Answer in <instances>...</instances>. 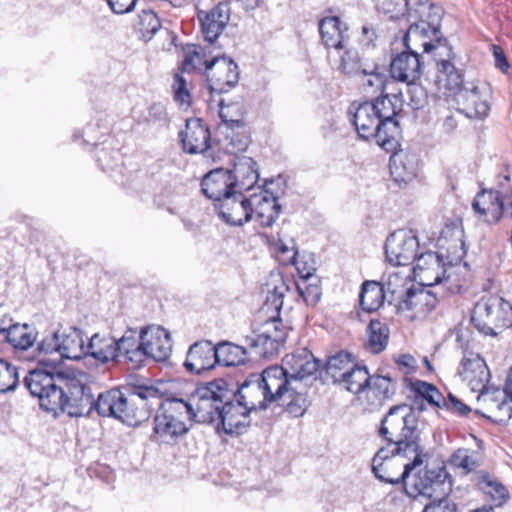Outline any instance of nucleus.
Segmentation results:
<instances>
[{
	"mask_svg": "<svg viewBox=\"0 0 512 512\" xmlns=\"http://www.w3.org/2000/svg\"><path fill=\"white\" fill-rule=\"evenodd\" d=\"M443 15L444 10L440 5L429 0L415 2L406 14L409 27L404 36V45L408 46V42L417 39L428 38L429 41L421 43L424 52L429 53L433 50L445 49L447 54L451 55L452 47L440 30Z\"/></svg>",
	"mask_w": 512,
	"mask_h": 512,
	"instance_id": "obj_4",
	"label": "nucleus"
},
{
	"mask_svg": "<svg viewBox=\"0 0 512 512\" xmlns=\"http://www.w3.org/2000/svg\"><path fill=\"white\" fill-rule=\"evenodd\" d=\"M363 76L362 86L366 92L382 91L385 85V76L382 73L375 72L374 70L367 73L362 72Z\"/></svg>",
	"mask_w": 512,
	"mask_h": 512,
	"instance_id": "obj_56",
	"label": "nucleus"
},
{
	"mask_svg": "<svg viewBox=\"0 0 512 512\" xmlns=\"http://www.w3.org/2000/svg\"><path fill=\"white\" fill-rule=\"evenodd\" d=\"M484 91L474 81L467 82L454 98L457 110L469 119H483L490 110Z\"/></svg>",
	"mask_w": 512,
	"mask_h": 512,
	"instance_id": "obj_22",
	"label": "nucleus"
},
{
	"mask_svg": "<svg viewBox=\"0 0 512 512\" xmlns=\"http://www.w3.org/2000/svg\"><path fill=\"white\" fill-rule=\"evenodd\" d=\"M457 505L448 496L430 500L422 512H456Z\"/></svg>",
	"mask_w": 512,
	"mask_h": 512,
	"instance_id": "obj_58",
	"label": "nucleus"
},
{
	"mask_svg": "<svg viewBox=\"0 0 512 512\" xmlns=\"http://www.w3.org/2000/svg\"><path fill=\"white\" fill-rule=\"evenodd\" d=\"M378 8L383 13L389 15L391 19H399L406 16L408 8V0H381Z\"/></svg>",
	"mask_w": 512,
	"mask_h": 512,
	"instance_id": "obj_55",
	"label": "nucleus"
},
{
	"mask_svg": "<svg viewBox=\"0 0 512 512\" xmlns=\"http://www.w3.org/2000/svg\"><path fill=\"white\" fill-rule=\"evenodd\" d=\"M471 320L478 331L495 336L498 334L497 330L512 325V305L496 295L482 298L475 305Z\"/></svg>",
	"mask_w": 512,
	"mask_h": 512,
	"instance_id": "obj_8",
	"label": "nucleus"
},
{
	"mask_svg": "<svg viewBox=\"0 0 512 512\" xmlns=\"http://www.w3.org/2000/svg\"><path fill=\"white\" fill-rule=\"evenodd\" d=\"M370 382L371 375L367 368L365 366L353 364V366L350 367L349 372L343 377L339 384L349 392L359 394L368 388Z\"/></svg>",
	"mask_w": 512,
	"mask_h": 512,
	"instance_id": "obj_43",
	"label": "nucleus"
},
{
	"mask_svg": "<svg viewBox=\"0 0 512 512\" xmlns=\"http://www.w3.org/2000/svg\"><path fill=\"white\" fill-rule=\"evenodd\" d=\"M198 16L205 40L213 44L230 20V7L228 3L220 2L209 12H200Z\"/></svg>",
	"mask_w": 512,
	"mask_h": 512,
	"instance_id": "obj_29",
	"label": "nucleus"
},
{
	"mask_svg": "<svg viewBox=\"0 0 512 512\" xmlns=\"http://www.w3.org/2000/svg\"><path fill=\"white\" fill-rule=\"evenodd\" d=\"M243 192L235 190L215 204L219 216L229 225L241 226L250 221L249 198L245 197Z\"/></svg>",
	"mask_w": 512,
	"mask_h": 512,
	"instance_id": "obj_25",
	"label": "nucleus"
},
{
	"mask_svg": "<svg viewBox=\"0 0 512 512\" xmlns=\"http://www.w3.org/2000/svg\"><path fill=\"white\" fill-rule=\"evenodd\" d=\"M385 301L384 286L373 280H366L361 284L359 293L360 308L368 313L377 311Z\"/></svg>",
	"mask_w": 512,
	"mask_h": 512,
	"instance_id": "obj_38",
	"label": "nucleus"
},
{
	"mask_svg": "<svg viewBox=\"0 0 512 512\" xmlns=\"http://www.w3.org/2000/svg\"><path fill=\"white\" fill-rule=\"evenodd\" d=\"M142 339L140 332L130 328L125 331L123 336L116 340V351L118 357H123L125 361L132 364L133 367H139L144 362Z\"/></svg>",
	"mask_w": 512,
	"mask_h": 512,
	"instance_id": "obj_34",
	"label": "nucleus"
},
{
	"mask_svg": "<svg viewBox=\"0 0 512 512\" xmlns=\"http://www.w3.org/2000/svg\"><path fill=\"white\" fill-rule=\"evenodd\" d=\"M472 208L489 224H496L501 218L512 220V191L482 190L475 196Z\"/></svg>",
	"mask_w": 512,
	"mask_h": 512,
	"instance_id": "obj_15",
	"label": "nucleus"
},
{
	"mask_svg": "<svg viewBox=\"0 0 512 512\" xmlns=\"http://www.w3.org/2000/svg\"><path fill=\"white\" fill-rule=\"evenodd\" d=\"M288 378L296 393L295 403L290 408V414L294 417L302 416L308 408V390L310 382L316 380V374L319 370V360L306 348H301L293 353L287 354L282 359L280 365Z\"/></svg>",
	"mask_w": 512,
	"mask_h": 512,
	"instance_id": "obj_5",
	"label": "nucleus"
},
{
	"mask_svg": "<svg viewBox=\"0 0 512 512\" xmlns=\"http://www.w3.org/2000/svg\"><path fill=\"white\" fill-rule=\"evenodd\" d=\"M179 137L184 151L189 154L205 153L209 148L210 131L199 118L188 119Z\"/></svg>",
	"mask_w": 512,
	"mask_h": 512,
	"instance_id": "obj_28",
	"label": "nucleus"
},
{
	"mask_svg": "<svg viewBox=\"0 0 512 512\" xmlns=\"http://www.w3.org/2000/svg\"><path fill=\"white\" fill-rule=\"evenodd\" d=\"M216 347L217 364L224 366H236L244 364L249 353V347L233 344L231 342H220Z\"/></svg>",
	"mask_w": 512,
	"mask_h": 512,
	"instance_id": "obj_41",
	"label": "nucleus"
},
{
	"mask_svg": "<svg viewBox=\"0 0 512 512\" xmlns=\"http://www.w3.org/2000/svg\"><path fill=\"white\" fill-rule=\"evenodd\" d=\"M164 412L173 416L177 421H181L182 425L189 426L194 421L188 401L181 398H167L159 406Z\"/></svg>",
	"mask_w": 512,
	"mask_h": 512,
	"instance_id": "obj_45",
	"label": "nucleus"
},
{
	"mask_svg": "<svg viewBox=\"0 0 512 512\" xmlns=\"http://www.w3.org/2000/svg\"><path fill=\"white\" fill-rule=\"evenodd\" d=\"M189 426L181 424L173 416L158 408L154 417V427L151 439L162 443H170L179 436L187 433Z\"/></svg>",
	"mask_w": 512,
	"mask_h": 512,
	"instance_id": "obj_33",
	"label": "nucleus"
},
{
	"mask_svg": "<svg viewBox=\"0 0 512 512\" xmlns=\"http://www.w3.org/2000/svg\"><path fill=\"white\" fill-rule=\"evenodd\" d=\"M409 388L417 399L426 400L434 407H442L443 395L436 386L422 380H411Z\"/></svg>",
	"mask_w": 512,
	"mask_h": 512,
	"instance_id": "obj_46",
	"label": "nucleus"
},
{
	"mask_svg": "<svg viewBox=\"0 0 512 512\" xmlns=\"http://www.w3.org/2000/svg\"><path fill=\"white\" fill-rule=\"evenodd\" d=\"M441 404L442 407H445L446 409L451 410L460 416H465L471 411V408L468 405L463 403L452 394L448 395V399L443 398Z\"/></svg>",
	"mask_w": 512,
	"mask_h": 512,
	"instance_id": "obj_61",
	"label": "nucleus"
},
{
	"mask_svg": "<svg viewBox=\"0 0 512 512\" xmlns=\"http://www.w3.org/2000/svg\"><path fill=\"white\" fill-rule=\"evenodd\" d=\"M137 0H107V3L113 13L115 14H125L131 12Z\"/></svg>",
	"mask_w": 512,
	"mask_h": 512,
	"instance_id": "obj_64",
	"label": "nucleus"
},
{
	"mask_svg": "<svg viewBox=\"0 0 512 512\" xmlns=\"http://www.w3.org/2000/svg\"><path fill=\"white\" fill-rule=\"evenodd\" d=\"M249 205L250 220L254 218L262 227H271L281 210L277 197L267 189L252 194Z\"/></svg>",
	"mask_w": 512,
	"mask_h": 512,
	"instance_id": "obj_23",
	"label": "nucleus"
},
{
	"mask_svg": "<svg viewBox=\"0 0 512 512\" xmlns=\"http://www.w3.org/2000/svg\"><path fill=\"white\" fill-rule=\"evenodd\" d=\"M365 349L371 353H381L388 345L390 330L386 323L373 319L367 327Z\"/></svg>",
	"mask_w": 512,
	"mask_h": 512,
	"instance_id": "obj_42",
	"label": "nucleus"
},
{
	"mask_svg": "<svg viewBox=\"0 0 512 512\" xmlns=\"http://www.w3.org/2000/svg\"><path fill=\"white\" fill-rule=\"evenodd\" d=\"M437 51L436 55L444 56L445 58L436 59L437 76L435 83L439 90H445L448 96L455 97L466 87L468 81L464 80L462 70L456 68L452 62L455 57L453 51L451 55H448L445 49Z\"/></svg>",
	"mask_w": 512,
	"mask_h": 512,
	"instance_id": "obj_20",
	"label": "nucleus"
},
{
	"mask_svg": "<svg viewBox=\"0 0 512 512\" xmlns=\"http://www.w3.org/2000/svg\"><path fill=\"white\" fill-rule=\"evenodd\" d=\"M94 410L102 417H113L128 426H138L146 417L142 408L119 389H110L94 398Z\"/></svg>",
	"mask_w": 512,
	"mask_h": 512,
	"instance_id": "obj_10",
	"label": "nucleus"
},
{
	"mask_svg": "<svg viewBox=\"0 0 512 512\" xmlns=\"http://www.w3.org/2000/svg\"><path fill=\"white\" fill-rule=\"evenodd\" d=\"M484 401L490 404L493 412L490 418L495 422L502 424L512 418V396L506 390L493 387L490 390V396Z\"/></svg>",
	"mask_w": 512,
	"mask_h": 512,
	"instance_id": "obj_39",
	"label": "nucleus"
},
{
	"mask_svg": "<svg viewBox=\"0 0 512 512\" xmlns=\"http://www.w3.org/2000/svg\"><path fill=\"white\" fill-rule=\"evenodd\" d=\"M84 357H92L102 364L116 361L118 359L116 339L94 334L86 344Z\"/></svg>",
	"mask_w": 512,
	"mask_h": 512,
	"instance_id": "obj_37",
	"label": "nucleus"
},
{
	"mask_svg": "<svg viewBox=\"0 0 512 512\" xmlns=\"http://www.w3.org/2000/svg\"><path fill=\"white\" fill-rule=\"evenodd\" d=\"M258 374H251L237 388L230 390L235 401H239L249 410L266 409L269 401L264 399V390Z\"/></svg>",
	"mask_w": 512,
	"mask_h": 512,
	"instance_id": "obj_31",
	"label": "nucleus"
},
{
	"mask_svg": "<svg viewBox=\"0 0 512 512\" xmlns=\"http://www.w3.org/2000/svg\"><path fill=\"white\" fill-rule=\"evenodd\" d=\"M422 401L423 400L416 398L414 400V404L412 406L407 405V404H399V405L392 406L384 417V418H387L390 415L392 409H394V408H403L404 407V408L409 409L411 412L410 415L414 416V418H415V422L412 426L415 428V430L417 432L418 444H421V436H420L421 432L418 428V420H419L420 413L425 409Z\"/></svg>",
	"mask_w": 512,
	"mask_h": 512,
	"instance_id": "obj_60",
	"label": "nucleus"
},
{
	"mask_svg": "<svg viewBox=\"0 0 512 512\" xmlns=\"http://www.w3.org/2000/svg\"><path fill=\"white\" fill-rule=\"evenodd\" d=\"M250 411L242 403L235 401L229 392V398L221 405L218 421L226 434H242L249 426Z\"/></svg>",
	"mask_w": 512,
	"mask_h": 512,
	"instance_id": "obj_24",
	"label": "nucleus"
},
{
	"mask_svg": "<svg viewBox=\"0 0 512 512\" xmlns=\"http://www.w3.org/2000/svg\"><path fill=\"white\" fill-rule=\"evenodd\" d=\"M372 103L374 111L382 126L385 127L389 137L398 146L400 136L399 122L395 119L402 111L403 101L401 94H385L375 98Z\"/></svg>",
	"mask_w": 512,
	"mask_h": 512,
	"instance_id": "obj_19",
	"label": "nucleus"
},
{
	"mask_svg": "<svg viewBox=\"0 0 512 512\" xmlns=\"http://www.w3.org/2000/svg\"><path fill=\"white\" fill-rule=\"evenodd\" d=\"M296 288L306 304L315 305L320 300L322 293L319 280L316 277L301 280L299 283H296Z\"/></svg>",
	"mask_w": 512,
	"mask_h": 512,
	"instance_id": "obj_53",
	"label": "nucleus"
},
{
	"mask_svg": "<svg viewBox=\"0 0 512 512\" xmlns=\"http://www.w3.org/2000/svg\"><path fill=\"white\" fill-rule=\"evenodd\" d=\"M416 264L413 267L414 274L417 272H423L427 268L431 269H442L443 268V260L436 253L432 251H428L425 253L417 254L415 261Z\"/></svg>",
	"mask_w": 512,
	"mask_h": 512,
	"instance_id": "obj_54",
	"label": "nucleus"
},
{
	"mask_svg": "<svg viewBox=\"0 0 512 512\" xmlns=\"http://www.w3.org/2000/svg\"><path fill=\"white\" fill-rule=\"evenodd\" d=\"M219 116L222 120L220 129L231 139V145L234 150L242 151L247 147V138L245 136L246 123L244 116L246 109L242 100L226 102L225 99L219 101Z\"/></svg>",
	"mask_w": 512,
	"mask_h": 512,
	"instance_id": "obj_16",
	"label": "nucleus"
},
{
	"mask_svg": "<svg viewBox=\"0 0 512 512\" xmlns=\"http://www.w3.org/2000/svg\"><path fill=\"white\" fill-rule=\"evenodd\" d=\"M445 270L427 268L423 272H417L415 277L419 278L423 286L436 285V290L444 292L447 290L450 294H457L461 291V285L456 283L449 274L445 275Z\"/></svg>",
	"mask_w": 512,
	"mask_h": 512,
	"instance_id": "obj_40",
	"label": "nucleus"
},
{
	"mask_svg": "<svg viewBox=\"0 0 512 512\" xmlns=\"http://www.w3.org/2000/svg\"><path fill=\"white\" fill-rule=\"evenodd\" d=\"M339 69L346 76H360L362 72L367 73V69L363 68L358 52L354 49H346L341 56Z\"/></svg>",
	"mask_w": 512,
	"mask_h": 512,
	"instance_id": "obj_51",
	"label": "nucleus"
},
{
	"mask_svg": "<svg viewBox=\"0 0 512 512\" xmlns=\"http://www.w3.org/2000/svg\"><path fill=\"white\" fill-rule=\"evenodd\" d=\"M229 171L236 190L244 192L253 188L259 178L256 162L247 156L236 157L233 169Z\"/></svg>",
	"mask_w": 512,
	"mask_h": 512,
	"instance_id": "obj_35",
	"label": "nucleus"
},
{
	"mask_svg": "<svg viewBox=\"0 0 512 512\" xmlns=\"http://www.w3.org/2000/svg\"><path fill=\"white\" fill-rule=\"evenodd\" d=\"M352 123L360 138H374L376 143L386 152H393L397 146L389 137L384 126L375 114L372 103H360L353 113Z\"/></svg>",
	"mask_w": 512,
	"mask_h": 512,
	"instance_id": "obj_13",
	"label": "nucleus"
},
{
	"mask_svg": "<svg viewBox=\"0 0 512 512\" xmlns=\"http://www.w3.org/2000/svg\"><path fill=\"white\" fill-rule=\"evenodd\" d=\"M173 90H174V100L180 105V106H189L190 105V93L187 89V81L186 79L180 75L175 74L174 76V83H173Z\"/></svg>",
	"mask_w": 512,
	"mask_h": 512,
	"instance_id": "obj_57",
	"label": "nucleus"
},
{
	"mask_svg": "<svg viewBox=\"0 0 512 512\" xmlns=\"http://www.w3.org/2000/svg\"><path fill=\"white\" fill-rule=\"evenodd\" d=\"M217 364L216 347L209 340L197 341L190 346L184 367L192 374L211 370Z\"/></svg>",
	"mask_w": 512,
	"mask_h": 512,
	"instance_id": "obj_27",
	"label": "nucleus"
},
{
	"mask_svg": "<svg viewBox=\"0 0 512 512\" xmlns=\"http://www.w3.org/2000/svg\"><path fill=\"white\" fill-rule=\"evenodd\" d=\"M258 377L264 390V399L269 403L278 402L279 405L285 406L290 414V408L295 403L297 395L291 390L293 385L283 368L278 365L267 367L258 374Z\"/></svg>",
	"mask_w": 512,
	"mask_h": 512,
	"instance_id": "obj_14",
	"label": "nucleus"
},
{
	"mask_svg": "<svg viewBox=\"0 0 512 512\" xmlns=\"http://www.w3.org/2000/svg\"><path fill=\"white\" fill-rule=\"evenodd\" d=\"M231 177L229 170L220 168L210 171L201 182L203 194L217 203L220 202L236 190Z\"/></svg>",
	"mask_w": 512,
	"mask_h": 512,
	"instance_id": "obj_30",
	"label": "nucleus"
},
{
	"mask_svg": "<svg viewBox=\"0 0 512 512\" xmlns=\"http://www.w3.org/2000/svg\"><path fill=\"white\" fill-rule=\"evenodd\" d=\"M458 375L461 380L473 392H478V400H486L490 396V390L493 388L488 386L490 379V371L485 361L477 354L470 353L461 360Z\"/></svg>",
	"mask_w": 512,
	"mask_h": 512,
	"instance_id": "obj_17",
	"label": "nucleus"
},
{
	"mask_svg": "<svg viewBox=\"0 0 512 512\" xmlns=\"http://www.w3.org/2000/svg\"><path fill=\"white\" fill-rule=\"evenodd\" d=\"M442 291H432L423 287L409 288L405 294L399 298L396 305L398 312L414 310L417 314H426L431 312L438 303V295Z\"/></svg>",
	"mask_w": 512,
	"mask_h": 512,
	"instance_id": "obj_26",
	"label": "nucleus"
},
{
	"mask_svg": "<svg viewBox=\"0 0 512 512\" xmlns=\"http://www.w3.org/2000/svg\"><path fill=\"white\" fill-rule=\"evenodd\" d=\"M292 264L296 267L301 280L312 279L314 277V272L316 271L315 267L300 259L298 252L294 253Z\"/></svg>",
	"mask_w": 512,
	"mask_h": 512,
	"instance_id": "obj_62",
	"label": "nucleus"
},
{
	"mask_svg": "<svg viewBox=\"0 0 512 512\" xmlns=\"http://www.w3.org/2000/svg\"><path fill=\"white\" fill-rule=\"evenodd\" d=\"M452 491V480L444 467H426L413 474L404 485L407 496L417 499L424 497L430 500L445 498Z\"/></svg>",
	"mask_w": 512,
	"mask_h": 512,
	"instance_id": "obj_7",
	"label": "nucleus"
},
{
	"mask_svg": "<svg viewBox=\"0 0 512 512\" xmlns=\"http://www.w3.org/2000/svg\"><path fill=\"white\" fill-rule=\"evenodd\" d=\"M419 241L412 230H398L391 233L385 243L388 261L397 266H406L416 259Z\"/></svg>",
	"mask_w": 512,
	"mask_h": 512,
	"instance_id": "obj_18",
	"label": "nucleus"
},
{
	"mask_svg": "<svg viewBox=\"0 0 512 512\" xmlns=\"http://www.w3.org/2000/svg\"><path fill=\"white\" fill-rule=\"evenodd\" d=\"M158 393L159 390L153 386H137L127 397L136 404V399L143 401L149 398H158Z\"/></svg>",
	"mask_w": 512,
	"mask_h": 512,
	"instance_id": "obj_63",
	"label": "nucleus"
},
{
	"mask_svg": "<svg viewBox=\"0 0 512 512\" xmlns=\"http://www.w3.org/2000/svg\"><path fill=\"white\" fill-rule=\"evenodd\" d=\"M407 408H394L383 418L378 430L385 445L379 448L372 459V472L384 483L403 486L410 474L423 464L426 457L423 447L412 426L414 416Z\"/></svg>",
	"mask_w": 512,
	"mask_h": 512,
	"instance_id": "obj_1",
	"label": "nucleus"
},
{
	"mask_svg": "<svg viewBox=\"0 0 512 512\" xmlns=\"http://www.w3.org/2000/svg\"><path fill=\"white\" fill-rule=\"evenodd\" d=\"M24 385L39 399L40 407L71 417L89 415L94 410V395L87 385L85 373L54 375L51 371L34 369L24 378Z\"/></svg>",
	"mask_w": 512,
	"mask_h": 512,
	"instance_id": "obj_2",
	"label": "nucleus"
},
{
	"mask_svg": "<svg viewBox=\"0 0 512 512\" xmlns=\"http://www.w3.org/2000/svg\"><path fill=\"white\" fill-rule=\"evenodd\" d=\"M5 339L15 349L27 350L34 344L36 336L27 324H13L9 325Z\"/></svg>",
	"mask_w": 512,
	"mask_h": 512,
	"instance_id": "obj_44",
	"label": "nucleus"
},
{
	"mask_svg": "<svg viewBox=\"0 0 512 512\" xmlns=\"http://www.w3.org/2000/svg\"><path fill=\"white\" fill-rule=\"evenodd\" d=\"M19 382L17 368L4 359H0V393L15 390Z\"/></svg>",
	"mask_w": 512,
	"mask_h": 512,
	"instance_id": "obj_52",
	"label": "nucleus"
},
{
	"mask_svg": "<svg viewBox=\"0 0 512 512\" xmlns=\"http://www.w3.org/2000/svg\"><path fill=\"white\" fill-rule=\"evenodd\" d=\"M353 364L348 354L338 353L327 360L325 372L332 379L333 383H340Z\"/></svg>",
	"mask_w": 512,
	"mask_h": 512,
	"instance_id": "obj_47",
	"label": "nucleus"
},
{
	"mask_svg": "<svg viewBox=\"0 0 512 512\" xmlns=\"http://www.w3.org/2000/svg\"><path fill=\"white\" fill-rule=\"evenodd\" d=\"M148 122L158 123L160 125H168L169 117L166 107L162 103H152L148 108Z\"/></svg>",
	"mask_w": 512,
	"mask_h": 512,
	"instance_id": "obj_59",
	"label": "nucleus"
},
{
	"mask_svg": "<svg viewBox=\"0 0 512 512\" xmlns=\"http://www.w3.org/2000/svg\"><path fill=\"white\" fill-rule=\"evenodd\" d=\"M144 361L151 358L157 362L165 361L172 352L170 333L161 326H147L141 329Z\"/></svg>",
	"mask_w": 512,
	"mask_h": 512,
	"instance_id": "obj_21",
	"label": "nucleus"
},
{
	"mask_svg": "<svg viewBox=\"0 0 512 512\" xmlns=\"http://www.w3.org/2000/svg\"><path fill=\"white\" fill-rule=\"evenodd\" d=\"M418 166L419 159L414 153L400 151L390 157V174L399 186L410 183L417 176Z\"/></svg>",
	"mask_w": 512,
	"mask_h": 512,
	"instance_id": "obj_32",
	"label": "nucleus"
},
{
	"mask_svg": "<svg viewBox=\"0 0 512 512\" xmlns=\"http://www.w3.org/2000/svg\"><path fill=\"white\" fill-rule=\"evenodd\" d=\"M203 48L195 49L183 61L184 70L205 67L208 87L211 93H226L234 88L239 81L238 65L225 56H215L207 60Z\"/></svg>",
	"mask_w": 512,
	"mask_h": 512,
	"instance_id": "obj_6",
	"label": "nucleus"
},
{
	"mask_svg": "<svg viewBox=\"0 0 512 512\" xmlns=\"http://www.w3.org/2000/svg\"><path fill=\"white\" fill-rule=\"evenodd\" d=\"M39 352L51 354L57 353L59 359L53 361L52 368L63 359L80 360L84 354L86 345L82 331L76 327H60L51 335L44 337L37 347Z\"/></svg>",
	"mask_w": 512,
	"mask_h": 512,
	"instance_id": "obj_11",
	"label": "nucleus"
},
{
	"mask_svg": "<svg viewBox=\"0 0 512 512\" xmlns=\"http://www.w3.org/2000/svg\"><path fill=\"white\" fill-rule=\"evenodd\" d=\"M405 47V51L392 59L390 73L394 79L407 83L410 86V93L419 94L411 97L413 107L418 109L424 101L425 93L421 87L415 85V82L421 77L423 64L420 55L412 49L410 42Z\"/></svg>",
	"mask_w": 512,
	"mask_h": 512,
	"instance_id": "obj_12",
	"label": "nucleus"
},
{
	"mask_svg": "<svg viewBox=\"0 0 512 512\" xmlns=\"http://www.w3.org/2000/svg\"><path fill=\"white\" fill-rule=\"evenodd\" d=\"M368 388L374 391L379 400H387L392 398L395 394L396 383L388 375H373L371 376V382L368 385Z\"/></svg>",
	"mask_w": 512,
	"mask_h": 512,
	"instance_id": "obj_50",
	"label": "nucleus"
},
{
	"mask_svg": "<svg viewBox=\"0 0 512 512\" xmlns=\"http://www.w3.org/2000/svg\"><path fill=\"white\" fill-rule=\"evenodd\" d=\"M479 487L497 506H501L509 499L508 489L490 476H483L479 481Z\"/></svg>",
	"mask_w": 512,
	"mask_h": 512,
	"instance_id": "obj_48",
	"label": "nucleus"
},
{
	"mask_svg": "<svg viewBox=\"0 0 512 512\" xmlns=\"http://www.w3.org/2000/svg\"><path fill=\"white\" fill-rule=\"evenodd\" d=\"M224 380L210 382L198 387L188 399L193 420L199 423L218 421L219 411L225 399L229 398V389Z\"/></svg>",
	"mask_w": 512,
	"mask_h": 512,
	"instance_id": "obj_9",
	"label": "nucleus"
},
{
	"mask_svg": "<svg viewBox=\"0 0 512 512\" xmlns=\"http://www.w3.org/2000/svg\"><path fill=\"white\" fill-rule=\"evenodd\" d=\"M138 29L141 38L149 41L161 29V22L155 12L152 10H143L139 16Z\"/></svg>",
	"mask_w": 512,
	"mask_h": 512,
	"instance_id": "obj_49",
	"label": "nucleus"
},
{
	"mask_svg": "<svg viewBox=\"0 0 512 512\" xmlns=\"http://www.w3.org/2000/svg\"><path fill=\"white\" fill-rule=\"evenodd\" d=\"M346 31L347 28L337 16L325 17L319 22L321 39L327 48L346 49Z\"/></svg>",
	"mask_w": 512,
	"mask_h": 512,
	"instance_id": "obj_36",
	"label": "nucleus"
},
{
	"mask_svg": "<svg viewBox=\"0 0 512 512\" xmlns=\"http://www.w3.org/2000/svg\"><path fill=\"white\" fill-rule=\"evenodd\" d=\"M267 287V297L262 312L272 311L276 314L260 323L250 335L244 338L245 344L249 347V353L257 358H272L278 355L288 336V327L283 324L279 312L289 287L281 275H277L273 282L267 283Z\"/></svg>",
	"mask_w": 512,
	"mask_h": 512,
	"instance_id": "obj_3",
	"label": "nucleus"
}]
</instances>
